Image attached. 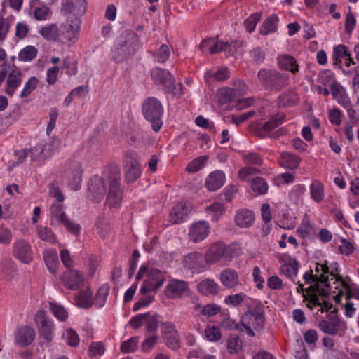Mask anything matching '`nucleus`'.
<instances>
[{
	"instance_id": "obj_39",
	"label": "nucleus",
	"mask_w": 359,
	"mask_h": 359,
	"mask_svg": "<svg viewBox=\"0 0 359 359\" xmlns=\"http://www.w3.org/2000/svg\"><path fill=\"white\" fill-rule=\"evenodd\" d=\"M36 234L40 239L50 244L57 241V238L51 229L44 226H37L36 228Z\"/></svg>"
},
{
	"instance_id": "obj_52",
	"label": "nucleus",
	"mask_w": 359,
	"mask_h": 359,
	"mask_svg": "<svg viewBox=\"0 0 359 359\" xmlns=\"http://www.w3.org/2000/svg\"><path fill=\"white\" fill-rule=\"evenodd\" d=\"M336 81L334 80V76L330 70H324L320 72L318 77V82L323 85L324 86H330Z\"/></svg>"
},
{
	"instance_id": "obj_38",
	"label": "nucleus",
	"mask_w": 359,
	"mask_h": 359,
	"mask_svg": "<svg viewBox=\"0 0 359 359\" xmlns=\"http://www.w3.org/2000/svg\"><path fill=\"white\" fill-rule=\"evenodd\" d=\"M311 198L316 203H320L325 198L324 186L318 180H314L310 185Z\"/></svg>"
},
{
	"instance_id": "obj_9",
	"label": "nucleus",
	"mask_w": 359,
	"mask_h": 359,
	"mask_svg": "<svg viewBox=\"0 0 359 359\" xmlns=\"http://www.w3.org/2000/svg\"><path fill=\"white\" fill-rule=\"evenodd\" d=\"M81 20L78 16L69 17L62 25L60 40L64 43L74 41L80 29Z\"/></svg>"
},
{
	"instance_id": "obj_40",
	"label": "nucleus",
	"mask_w": 359,
	"mask_h": 359,
	"mask_svg": "<svg viewBox=\"0 0 359 359\" xmlns=\"http://www.w3.org/2000/svg\"><path fill=\"white\" fill-rule=\"evenodd\" d=\"M148 280L153 290L156 291L162 287L165 278L161 271L155 269L150 271Z\"/></svg>"
},
{
	"instance_id": "obj_53",
	"label": "nucleus",
	"mask_w": 359,
	"mask_h": 359,
	"mask_svg": "<svg viewBox=\"0 0 359 359\" xmlns=\"http://www.w3.org/2000/svg\"><path fill=\"white\" fill-rule=\"evenodd\" d=\"M96 231L100 237L104 238L109 229V225L107 219L101 216L96 220Z\"/></svg>"
},
{
	"instance_id": "obj_12",
	"label": "nucleus",
	"mask_w": 359,
	"mask_h": 359,
	"mask_svg": "<svg viewBox=\"0 0 359 359\" xmlns=\"http://www.w3.org/2000/svg\"><path fill=\"white\" fill-rule=\"evenodd\" d=\"M13 255L25 264L30 263L33 259L31 245L22 238L15 240L13 244Z\"/></svg>"
},
{
	"instance_id": "obj_55",
	"label": "nucleus",
	"mask_w": 359,
	"mask_h": 359,
	"mask_svg": "<svg viewBox=\"0 0 359 359\" xmlns=\"http://www.w3.org/2000/svg\"><path fill=\"white\" fill-rule=\"evenodd\" d=\"M207 210L210 212L212 219L214 221H217L225 212L223 204L220 203H215L212 204L207 208Z\"/></svg>"
},
{
	"instance_id": "obj_6",
	"label": "nucleus",
	"mask_w": 359,
	"mask_h": 359,
	"mask_svg": "<svg viewBox=\"0 0 359 359\" xmlns=\"http://www.w3.org/2000/svg\"><path fill=\"white\" fill-rule=\"evenodd\" d=\"M50 224L54 226L62 224L71 233L75 236H79L80 233V225L69 219L62 209V205L59 203H54L51 205Z\"/></svg>"
},
{
	"instance_id": "obj_11",
	"label": "nucleus",
	"mask_w": 359,
	"mask_h": 359,
	"mask_svg": "<svg viewBox=\"0 0 359 359\" xmlns=\"http://www.w3.org/2000/svg\"><path fill=\"white\" fill-rule=\"evenodd\" d=\"M106 175L104 177L95 175L90 180L88 184V193L91 200L100 202L105 196L107 191Z\"/></svg>"
},
{
	"instance_id": "obj_59",
	"label": "nucleus",
	"mask_w": 359,
	"mask_h": 359,
	"mask_svg": "<svg viewBox=\"0 0 359 359\" xmlns=\"http://www.w3.org/2000/svg\"><path fill=\"white\" fill-rule=\"evenodd\" d=\"M170 49L169 47L163 44L160 46L158 50L154 54V56L158 62H165L170 57Z\"/></svg>"
},
{
	"instance_id": "obj_1",
	"label": "nucleus",
	"mask_w": 359,
	"mask_h": 359,
	"mask_svg": "<svg viewBox=\"0 0 359 359\" xmlns=\"http://www.w3.org/2000/svg\"><path fill=\"white\" fill-rule=\"evenodd\" d=\"M262 86L269 91H280L289 83V77L276 69L262 68L257 72Z\"/></svg>"
},
{
	"instance_id": "obj_22",
	"label": "nucleus",
	"mask_w": 359,
	"mask_h": 359,
	"mask_svg": "<svg viewBox=\"0 0 359 359\" xmlns=\"http://www.w3.org/2000/svg\"><path fill=\"white\" fill-rule=\"evenodd\" d=\"M22 74L20 69L11 70L7 77L4 92L13 97L17 88L21 85Z\"/></svg>"
},
{
	"instance_id": "obj_62",
	"label": "nucleus",
	"mask_w": 359,
	"mask_h": 359,
	"mask_svg": "<svg viewBox=\"0 0 359 359\" xmlns=\"http://www.w3.org/2000/svg\"><path fill=\"white\" fill-rule=\"evenodd\" d=\"M168 347L177 350L180 347V336L177 332H172V334L164 338Z\"/></svg>"
},
{
	"instance_id": "obj_41",
	"label": "nucleus",
	"mask_w": 359,
	"mask_h": 359,
	"mask_svg": "<svg viewBox=\"0 0 359 359\" xmlns=\"http://www.w3.org/2000/svg\"><path fill=\"white\" fill-rule=\"evenodd\" d=\"M161 316L158 313L147 316L145 323L146 330L148 333L154 334L157 331L158 326L161 325L163 323L161 320Z\"/></svg>"
},
{
	"instance_id": "obj_5",
	"label": "nucleus",
	"mask_w": 359,
	"mask_h": 359,
	"mask_svg": "<svg viewBox=\"0 0 359 359\" xmlns=\"http://www.w3.org/2000/svg\"><path fill=\"white\" fill-rule=\"evenodd\" d=\"M142 114L145 119L151 123V128L155 132L161 129L163 124V107L156 97H149L144 100Z\"/></svg>"
},
{
	"instance_id": "obj_37",
	"label": "nucleus",
	"mask_w": 359,
	"mask_h": 359,
	"mask_svg": "<svg viewBox=\"0 0 359 359\" xmlns=\"http://www.w3.org/2000/svg\"><path fill=\"white\" fill-rule=\"evenodd\" d=\"M337 281L341 283V285L346 290V299H349L352 297H354L356 299L359 300V287L355 286L354 287H352L348 283L349 281H351L348 277L344 279L342 277V276L338 274L337 277Z\"/></svg>"
},
{
	"instance_id": "obj_48",
	"label": "nucleus",
	"mask_w": 359,
	"mask_h": 359,
	"mask_svg": "<svg viewBox=\"0 0 359 359\" xmlns=\"http://www.w3.org/2000/svg\"><path fill=\"white\" fill-rule=\"evenodd\" d=\"M318 327L324 333L334 335L338 332L339 326L336 325L334 323L322 319L319 321Z\"/></svg>"
},
{
	"instance_id": "obj_63",
	"label": "nucleus",
	"mask_w": 359,
	"mask_h": 359,
	"mask_svg": "<svg viewBox=\"0 0 359 359\" xmlns=\"http://www.w3.org/2000/svg\"><path fill=\"white\" fill-rule=\"evenodd\" d=\"M149 315V312L143 313V314H137L133 316L129 321V325L135 330H137L142 327L144 323L147 319V316Z\"/></svg>"
},
{
	"instance_id": "obj_34",
	"label": "nucleus",
	"mask_w": 359,
	"mask_h": 359,
	"mask_svg": "<svg viewBox=\"0 0 359 359\" xmlns=\"http://www.w3.org/2000/svg\"><path fill=\"white\" fill-rule=\"evenodd\" d=\"M39 34L43 39L48 41H56L60 37V31L57 25L54 23L42 27L39 30Z\"/></svg>"
},
{
	"instance_id": "obj_61",
	"label": "nucleus",
	"mask_w": 359,
	"mask_h": 359,
	"mask_svg": "<svg viewBox=\"0 0 359 359\" xmlns=\"http://www.w3.org/2000/svg\"><path fill=\"white\" fill-rule=\"evenodd\" d=\"M64 338L68 345L71 346H77L79 344V337L76 332L72 329H68L63 334Z\"/></svg>"
},
{
	"instance_id": "obj_36",
	"label": "nucleus",
	"mask_w": 359,
	"mask_h": 359,
	"mask_svg": "<svg viewBox=\"0 0 359 359\" xmlns=\"http://www.w3.org/2000/svg\"><path fill=\"white\" fill-rule=\"evenodd\" d=\"M43 255L48 269L51 273H55L59 264L57 252L53 250H47L43 252Z\"/></svg>"
},
{
	"instance_id": "obj_50",
	"label": "nucleus",
	"mask_w": 359,
	"mask_h": 359,
	"mask_svg": "<svg viewBox=\"0 0 359 359\" xmlns=\"http://www.w3.org/2000/svg\"><path fill=\"white\" fill-rule=\"evenodd\" d=\"M242 349V341L237 335H232L227 341V350L230 354H236Z\"/></svg>"
},
{
	"instance_id": "obj_47",
	"label": "nucleus",
	"mask_w": 359,
	"mask_h": 359,
	"mask_svg": "<svg viewBox=\"0 0 359 359\" xmlns=\"http://www.w3.org/2000/svg\"><path fill=\"white\" fill-rule=\"evenodd\" d=\"M50 310L53 314L60 321H66L68 318V313L65 308L56 302H49Z\"/></svg>"
},
{
	"instance_id": "obj_31",
	"label": "nucleus",
	"mask_w": 359,
	"mask_h": 359,
	"mask_svg": "<svg viewBox=\"0 0 359 359\" xmlns=\"http://www.w3.org/2000/svg\"><path fill=\"white\" fill-rule=\"evenodd\" d=\"M278 63L280 69L291 72L293 74L299 72V65L295 58L292 55H280L278 57Z\"/></svg>"
},
{
	"instance_id": "obj_49",
	"label": "nucleus",
	"mask_w": 359,
	"mask_h": 359,
	"mask_svg": "<svg viewBox=\"0 0 359 359\" xmlns=\"http://www.w3.org/2000/svg\"><path fill=\"white\" fill-rule=\"evenodd\" d=\"M252 189L258 194H264L268 190V184L262 177H255L251 182Z\"/></svg>"
},
{
	"instance_id": "obj_3",
	"label": "nucleus",
	"mask_w": 359,
	"mask_h": 359,
	"mask_svg": "<svg viewBox=\"0 0 359 359\" xmlns=\"http://www.w3.org/2000/svg\"><path fill=\"white\" fill-rule=\"evenodd\" d=\"M151 76L156 85L163 87L164 92L171 93L178 97L182 95V83H178L176 84L175 77L168 70L155 67L151 71Z\"/></svg>"
},
{
	"instance_id": "obj_17",
	"label": "nucleus",
	"mask_w": 359,
	"mask_h": 359,
	"mask_svg": "<svg viewBox=\"0 0 359 359\" xmlns=\"http://www.w3.org/2000/svg\"><path fill=\"white\" fill-rule=\"evenodd\" d=\"M65 174L67 175L74 189H79L81 187L82 168L81 163L76 161H69L66 164Z\"/></svg>"
},
{
	"instance_id": "obj_2",
	"label": "nucleus",
	"mask_w": 359,
	"mask_h": 359,
	"mask_svg": "<svg viewBox=\"0 0 359 359\" xmlns=\"http://www.w3.org/2000/svg\"><path fill=\"white\" fill-rule=\"evenodd\" d=\"M109 184V192L107 197V205L109 208L120 207L123 191L121 188V174L120 169L116 166L111 167L106 175Z\"/></svg>"
},
{
	"instance_id": "obj_42",
	"label": "nucleus",
	"mask_w": 359,
	"mask_h": 359,
	"mask_svg": "<svg viewBox=\"0 0 359 359\" xmlns=\"http://www.w3.org/2000/svg\"><path fill=\"white\" fill-rule=\"evenodd\" d=\"M93 293L90 290L80 291L76 297V304L83 308H89L92 305Z\"/></svg>"
},
{
	"instance_id": "obj_58",
	"label": "nucleus",
	"mask_w": 359,
	"mask_h": 359,
	"mask_svg": "<svg viewBox=\"0 0 359 359\" xmlns=\"http://www.w3.org/2000/svg\"><path fill=\"white\" fill-rule=\"evenodd\" d=\"M38 79L35 76H32L25 83L23 89L20 93L21 97H25L30 95V93L36 88Z\"/></svg>"
},
{
	"instance_id": "obj_24",
	"label": "nucleus",
	"mask_w": 359,
	"mask_h": 359,
	"mask_svg": "<svg viewBox=\"0 0 359 359\" xmlns=\"http://www.w3.org/2000/svg\"><path fill=\"white\" fill-rule=\"evenodd\" d=\"M219 280L227 289H233L239 285V276L237 271L232 268L224 269L219 275Z\"/></svg>"
},
{
	"instance_id": "obj_33",
	"label": "nucleus",
	"mask_w": 359,
	"mask_h": 359,
	"mask_svg": "<svg viewBox=\"0 0 359 359\" xmlns=\"http://www.w3.org/2000/svg\"><path fill=\"white\" fill-rule=\"evenodd\" d=\"M279 22L278 17L273 14L269 16L262 23L259 33L261 35L266 36L270 33L276 32Z\"/></svg>"
},
{
	"instance_id": "obj_15",
	"label": "nucleus",
	"mask_w": 359,
	"mask_h": 359,
	"mask_svg": "<svg viewBox=\"0 0 359 359\" xmlns=\"http://www.w3.org/2000/svg\"><path fill=\"white\" fill-rule=\"evenodd\" d=\"M60 144V142L57 139L53 140L51 143L42 144H38L34 147L29 150L31 154V158L32 161H43L44 159L50 157L52 154V145H55L57 147Z\"/></svg>"
},
{
	"instance_id": "obj_27",
	"label": "nucleus",
	"mask_w": 359,
	"mask_h": 359,
	"mask_svg": "<svg viewBox=\"0 0 359 359\" xmlns=\"http://www.w3.org/2000/svg\"><path fill=\"white\" fill-rule=\"evenodd\" d=\"M234 220L237 226L241 228H248L253 224L255 215L248 209H241L237 212Z\"/></svg>"
},
{
	"instance_id": "obj_26",
	"label": "nucleus",
	"mask_w": 359,
	"mask_h": 359,
	"mask_svg": "<svg viewBox=\"0 0 359 359\" xmlns=\"http://www.w3.org/2000/svg\"><path fill=\"white\" fill-rule=\"evenodd\" d=\"M299 101L297 92L292 88L283 91L278 98V107H289L296 105Z\"/></svg>"
},
{
	"instance_id": "obj_54",
	"label": "nucleus",
	"mask_w": 359,
	"mask_h": 359,
	"mask_svg": "<svg viewBox=\"0 0 359 359\" xmlns=\"http://www.w3.org/2000/svg\"><path fill=\"white\" fill-rule=\"evenodd\" d=\"M232 48H235L233 43L216 41L215 39H213V49L212 50V54H215L221 51H228L230 53L233 50Z\"/></svg>"
},
{
	"instance_id": "obj_45",
	"label": "nucleus",
	"mask_w": 359,
	"mask_h": 359,
	"mask_svg": "<svg viewBox=\"0 0 359 359\" xmlns=\"http://www.w3.org/2000/svg\"><path fill=\"white\" fill-rule=\"evenodd\" d=\"M37 53L38 50L34 46H27L20 50L18 59L23 62H29L36 57Z\"/></svg>"
},
{
	"instance_id": "obj_8",
	"label": "nucleus",
	"mask_w": 359,
	"mask_h": 359,
	"mask_svg": "<svg viewBox=\"0 0 359 359\" xmlns=\"http://www.w3.org/2000/svg\"><path fill=\"white\" fill-rule=\"evenodd\" d=\"M264 320L262 313L248 310L242 315L240 325L245 330L249 336L254 337V330H260L263 327Z\"/></svg>"
},
{
	"instance_id": "obj_35",
	"label": "nucleus",
	"mask_w": 359,
	"mask_h": 359,
	"mask_svg": "<svg viewBox=\"0 0 359 359\" xmlns=\"http://www.w3.org/2000/svg\"><path fill=\"white\" fill-rule=\"evenodd\" d=\"M188 210L184 205L179 203L175 205L170 212V221L172 224H179L185 219Z\"/></svg>"
},
{
	"instance_id": "obj_44",
	"label": "nucleus",
	"mask_w": 359,
	"mask_h": 359,
	"mask_svg": "<svg viewBox=\"0 0 359 359\" xmlns=\"http://www.w3.org/2000/svg\"><path fill=\"white\" fill-rule=\"evenodd\" d=\"M208 159V156L206 155L201 156L191 162H189L187 167L186 170L189 172H196L200 170L203 167L205 166V164Z\"/></svg>"
},
{
	"instance_id": "obj_28",
	"label": "nucleus",
	"mask_w": 359,
	"mask_h": 359,
	"mask_svg": "<svg viewBox=\"0 0 359 359\" xmlns=\"http://www.w3.org/2000/svg\"><path fill=\"white\" fill-rule=\"evenodd\" d=\"M301 161L299 156L284 151L281 154L278 161L281 167L289 170H295L299 167Z\"/></svg>"
},
{
	"instance_id": "obj_14",
	"label": "nucleus",
	"mask_w": 359,
	"mask_h": 359,
	"mask_svg": "<svg viewBox=\"0 0 359 359\" xmlns=\"http://www.w3.org/2000/svg\"><path fill=\"white\" fill-rule=\"evenodd\" d=\"M248 93V86L245 82L238 79L233 83V88H227L221 90L223 101L231 102L236 101V96H243Z\"/></svg>"
},
{
	"instance_id": "obj_21",
	"label": "nucleus",
	"mask_w": 359,
	"mask_h": 359,
	"mask_svg": "<svg viewBox=\"0 0 359 359\" xmlns=\"http://www.w3.org/2000/svg\"><path fill=\"white\" fill-rule=\"evenodd\" d=\"M35 331L29 326L18 327L15 333V342L21 346H29L34 339Z\"/></svg>"
},
{
	"instance_id": "obj_29",
	"label": "nucleus",
	"mask_w": 359,
	"mask_h": 359,
	"mask_svg": "<svg viewBox=\"0 0 359 359\" xmlns=\"http://www.w3.org/2000/svg\"><path fill=\"white\" fill-rule=\"evenodd\" d=\"M225 175L222 171L217 170L211 172L206 179L205 185L208 190L216 191L224 183Z\"/></svg>"
},
{
	"instance_id": "obj_46",
	"label": "nucleus",
	"mask_w": 359,
	"mask_h": 359,
	"mask_svg": "<svg viewBox=\"0 0 359 359\" xmlns=\"http://www.w3.org/2000/svg\"><path fill=\"white\" fill-rule=\"evenodd\" d=\"M299 263L295 259H291L281 266V271L286 276L292 278L298 273Z\"/></svg>"
},
{
	"instance_id": "obj_10",
	"label": "nucleus",
	"mask_w": 359,
	"mask_h": 359,
	"mask_svg": "<svg viewBox=\"0 0 359 359\" xmlns=\"http://www.w3.org/2000/svg\"><path fill=\"white\" fill-rule=\"evenodd\" d=\"M232 249L223 244L215 243L210 246L205 259L208 264H214L222 259L230 261L232 257Z\"/></svg>"
},
{
	"instance_id": "obj_16",
	"label": "nucleus",
	"mask_w": 359,
	"mask_h": 359,
	"mask_svg": "<svg viewBox=\"0 0 359 359\" xmlns=\"http://www.w3.org/2000/svg\"><path fill=\"white\" fill-rule=\"evenodd\" d=\"M35 321L38 325L41 334L47 341H50L53 338L52 331L53 325L50 320L47 319L46 312L43 310H40L36 312Z\"/></svg>"
},
{
	"instance_id": "obj_32",
	"label": "nucleus",
	"mask_w": 359,
	"mask_h": 359,
	"mask_svg": "<svg viewBox=\"0 0 359 359\" xmlns=\"http://www.w3.org/2000/svg\"><path fill=\"white\" fill-rule=\"evenodd\" d=\"M197 290L205 296L216 295L219 292V285L214 280L207 278L197 284Z\"/></svg>"
},
{
	"instance_id": "obj_30",
	"label": "nucleus",
	"mask_w": 359,
	"mask_h": 359,
	"mask_svg": "<svg viewBox=\"0 0 359 359\" xmlns=\"http://www.w3.org/2000/svg\"><path fill=\"white\" fill-rule=\"evenodd\" d=\"M204 257L201 252H194L184 258V265L189 269L198 270L203 266Z\"/></svg>"
},
{
	"instance_id": "obj_60",
	"label": "nucleus",
	"mask_w": 359,
	"mask_h": 359,
	"mask_svg": "<svg viewBox=\"0 0 359 359\" xmlns=\"http://www.w3.org/2000/svg\"><path fill=\"white\" fill-rule=\"evenodd\" d=\"M206 338L211 341H217L221 339L222 334L219 329L216 326H208L205 331Z\"/></svg>"
},
{
	"instance_id": "obj_64",
	"label": "nucleus",
	"mask_w": 359,
	"mask_h": 359,
	"mask_svg": "<svg viewBox=\"0 0 359 359\" xmlns=\"http://www.w3.org/2000/svg\"><path fill=\"white\" fill-rule=\"evenodd\" d=\"M104 347L102 342H93L88 349V355L90 357L102 355L104 353Z\"/></svg>"
},
{
	"instance_id": "obj_51",
	"label": "nucleus",
	"mask_w": 359,
	"mask_h": 359,
	"mask_svg": "<svg viewBox=\"0 0 359 359\" xmlns=\"http://www.w3.org/2000/svg\"><path fill=\"white\" fill-rule=\"evenodd\" d=\"M246 297V294L243 292L230 294L225 297L224 302L228 306L237 307L241 305Z\"/></svg>"
},
{
	"instance_id": "obj_25",
	"label": "nucleus",
	"mask_w": 359,
	"mask_h": 359,
	"mask_svg": "<svg viewBox=\"0 0 359 359\" xmlns=\"http://www.w3.org/2000/svg\"><path fill=\"white\" fill-rule=\"evenodd\" d=\"M285 121V116L283 114H276L271 116L270 119L265 123L257 124V129L260 135L265 136L268 133L273 130Z\"/></svg>"
},
{
	"instance_id": "obj_18",
	"label": "nucleus",
	"mask_w": 359,
	"mask_h": 359,
	"mask_svg": "<svg viewBox=\"0 0 359 359\" xmlns=\"http://www.w3.org/2000/svg\"><path fill=\"white\" fill-rule=\"evenodd\" d=\"M210 231V226L205 221H200L191 225L189 231V239L193 242H199L205 239Z\"/></svg>"
},
{
	"instance_id": "obj_57",
	"label": "nucleus",
	"mask_w": 359,
	"mask_h": 359,
	"mask_svg": "<svg viewBox=\"0 0 359 359\" xmlns=\"http://www.w3.org/2000/svg\"><path fill=\"white\" fill-rule=\"evenodd\" d=\"M261 19V13H255L250 15L244 22V26L248 32H252L255 30L257 22Z\"/></svg>"
},
{
	"instance_id": "obj_43",
	"label": "nucleus",
	"mask_w": 359,
	"mask_h": 359,
	"mask_svg": "<svg viewBox=\"0 0 359 359\" xmlns=\"http://www.w3.org/2000/svg\"><path fill=\"white\" fill-rule=\"evenodd\" d=\"M109 285L103 284L97 290L95 298V304L97 307L100 308L104 305L109 295Z\"/></svg>"
},
{
	"instance_id": "obj_13",
	"label": "nucleus",
	"mask_w": 359,
	"mask_h": 359,
	"mask_svg": "<svg viewBox=\"0 0 359 359\" xmlns=\"http://www.w3.org/2000/svg\"><path fill=\"white\" fill-rule=\"evenodd\" d=\"M189 294L188 283L178 279L170 280L165 289V294L169 299L180 298Z\"/></svg>"
},
{
	"instance_id": "obj_19",
	"label": "nucleus",
	"mask_w": 359,
	"mask_h": 359,
	"mask_svg": "<svg viewBox=\"0 0 359 359\" xmlns=\"http://www.w3.org/2000/svg\"><path fill=\"white\" fill-rule=\"evenodd\" d=\"M65 286L72 290H77L83 282V276L79 271L68 269L62 277Z\"/></svg>"
},
{
	"instance_id": "obj_20",
	"label": "nucleus",
	"mask_w": 359,
	"mask_h": 359,
	"mask_svg": "<svg viewBox=\"0 0 359 359\" xmlns=\"http://www.w3.org/2000/svg\"><path fill=\"white\" fill-rule=\"evenodd\" d=\"M87 8L86 0H66L62 5V12L67 15L72 13V16L82 15Z\"/></svg>"
},
{
	"instance_id": "obj_4",
	"label": "nucleus",
	"mask_w": 359,
	"mask_h": 359,
	"mask_svg": "<svg viewBox=\"0 0 359 359\" xmlns=\"http://www.w3.org/2000/svg\"><path fill=\"white\" fill-rule=\"evenodd\" d=\"M137 35L134 32H126L121 35L113 52V60L121 62L137 50Z\"/></svg>"
},
{
	"instance_id": "obj_23",
	"label": "nucleus",
	"mask_w": 359,
	"mask_h": 359,
	"mask_svg": "<svg viewBox=\"0 0 359 359\" xmlns=\"http://www.w3.org/2000/svg\"><path fill=\"white\" fill-rule=\"evenodd\" d=\"M342 58H345V65L346 67H350L351 65L355 64L351 54L348 51V48L344 44H339L333 48L332 60L334 65L340 67Z\"/></svg>"
},
{
	"instance_id": "obj_56",
	"label": "nucleus",
	"mask_w": 359,
	"mask_h": 359,
	"mask_svg": "<svg viewBox=\"0 0 359 359\" xmlns=\"http://www.w3.org/2000/svg\"><path fill=\"white\" fill-rule=\"evenodd\" d=\"M138 342V337H131L121 344V350L124 353L134 352L137 348Z\"/></svg>"
},
{
	"instance_id": "obj_7",
	"label": "nucleus",
	"mask_w": 359,
	"mask_h": 359,
	"mask_svg": "<svg viewBox=\"0 0 359 359\" xmlns=\"http://www.w3.org/2000/svg\"><path fill=\"white\" fill-rule=\"evenodd\" d=\"M123 167L126 183H133L141 176L142 170L135 151L125 152Z\"/></svg>"
}]
</instances>
